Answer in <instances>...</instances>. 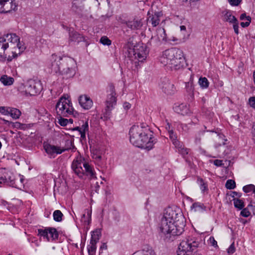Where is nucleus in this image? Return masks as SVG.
Masks as SVG:
<instances>
[{"instance_id": "f257e3e1", "label": "nucleus", "mask_w": 255, "mask_h": 255, "mask_svg": "<svg viewBox=\"0 0 255 255\" xmlns=\"http://www.w3.org/2000/svg\"><path fill=\"white\" fill-rule=\"evenodd\" d=\"M185 223L184 217L171 208L166 209L159 224L161 232L167 238L171 236H179L184 231Z\"/></svg>"}, {"instance_id": "f03ea898", "label": "nucleus", "mask_w": 255, "mask_h": 255, "mask_svg": "<svg viewBox=\"0 0 255 255\" xmlns=\"http://www.w3.org/2000/svg\"><path fill=\"white\" fill-rule=\"evenodd\" d=\"M25 49L20 41V38L15 33H9L0 37V61L14 58Z\"/></svg>"}, {"instance_id": "7ed1b4c3", "label": "nucleus", "mask_w": 255, "mask_h": 255, "mask_svg": "<svg viewBox=\"0 0 255 255\" xmlns=\"http://www.w3.org/2000/svg\"><path fill=\"white\" fill-rule=\"evenodd\" d=\"M129 134L131 143L139 148L150 150L155 142L152 132L146 126L133 125L129 130Z\"/></svg>"}, {"instance_id": "20e7f679", "label": "nucleus", "mask_w": 255, "mask_h": 255, "mask_svg": "<svg viewBox=\"0 0 255 255\" xmlns=\"http://www.w3.org/2000/svg\"><path fill=\"white\" fill-rule=\"evenodd\" d=\"M184 60L182 51L176 48L165 50L160 59V61L163 65L175 70L183 67Z\"/></svg>"}, {"instance_id": "39448f33", "label": "nucleus", "mask_w": 255, "mask_h": 255, "mask_svg": "<svg viewBox=\"0 0 255 255\" xmlns=\"http://www.w3.org/2000/svg\"><path fill=\"white\" fill-rule=\"evenodd\" d=\"M71 167L79 178H84L86 176L91 179L96 178L93 168L81 156L77 157L73 160Z\"/></svg>"}, {"instance_id": "423d86ee", "label": "nucleus", "mask_w": 255, "mask_h": 255, "mask_svg": "<svg viewBox=\"0 0 255 255\" xmlns=\"http://www.w3.org/2000/svg\"><path fill=\"white\" fill-rule=\"evenodd\" d=\"M201 239L195 236H188L180 243L177 255H191V253L201 247Z\"/></svg>"}, {"instance_id": "0eeeda50", "label": "nucleus", "mask_w": 255, "mask_h": 255, "mask_svg": "<svg viewBox=\"0 0 255 255\" xmlns=\"http://www.w3.org/2000/svg\"><path fill=\"white\" fill-rule=\"evenodd\" d=\"M57 114L61 118L69 117L74 114V109L71 102L65 97L60 98L55 107Z\"/></svg>"}, {"instance_id": "6e6552de", "label": "nucleus", "mask_w": 255, "mask_h": 255, "mask_svg": "<svg viewBox=\"0 0 255 255\" xmlns=\"http://www.w3.org/2000/svg\"><path fill=\"white\" fill-rule=\"evenodd\" d=\"M76 62L71 58H62L61 70L59 74L63 75L66 78L72 77L76 73Z\"/></svg>"}, {"instance_id": "1a4fd4ad", "label": "nucleus", "mask_w": 255, "mask_h": 255, "mask_svg": "<svg viewBox=\"0 0 255 255\" xmlns=\"http://www.w3.org/2000/svg\"><path fill=\"white\" fill-rule=\"evenodd\" d=\"M62 58L56 54L51 55L46 62L47 67L51 70V72L59 74L61 70Z\"/></svg>"}, {"instance_id": "9d476101", "label": "nucleus", "mask_w": 255, "mask_h": 255, "mask_svg": "<svg viewBox=\"0 0 255 255\" xmlns=\"http://www.w3.org/2000/svg\"><path fill=\"white\" fill-rule=\"evenodd\" d=\"M24 88L26 95L34 96L40 92L42 87L39 81L30 80L25 84Z\"/></svg>"}, {"instance_id": "9b49d317", "label": "nucleus", "mask_w": 255, "mask_h": 255, "mask_svg": "<svg viewBox=\"0 0 255 255\" xmlns=\"http://www.w3.org/2000/svg\"><path fill=\"white\" fill-rule=\"evenodd\" d=\"M133 54L135 59L142 62L144 60L148 54L146 46L143 44H138L135 45L132 49Z\"/></svg>"}, {"instance_id": "f8f14e48", "label": "nucleus", "mask_w": 255, "mask_h": 255, "mask_svg": "<svg viewBox=\"0 0 255 255\" xmlns=\"http://www.w3.org/2000/svg\"><path fill=\"white\" fill-rule=\"evenodd\" d=\"M14 177L13 173L5 169H0V183L7 184L12 186L14 184Z\"/></svg>"}, {"instance_id": "ddd939ff", "label": "nucleus", "mask_w": 255, "mask_h": 255, "mask_svg": "<svg viewBox=\"0 0 255 255\" xmlns=\"http://www.w3.org/2000/svg\"><path fill=\"white\" fill-rule=\"evenodd\" d=\"M17 5L12 1L9 0H0V12H9L11 10H16Z\"/></svg>"}, {"instance_id": "4468645a", "label": "nucleus", "mask_w": 255, "mask_h": 255, "mask_svg": "<svg viewBox=\"0 0 255 255\" xmlns=\"http://www.w3.org/2000/svg\"><path fill=\"white\" fill-rule=\"evenodd\" d=\"M160 87L163 92L168 95L173 94L176 92L174 84L166 78L161 80Z\"/></svg>"}, {"instance_id": "2eb2a0df", "label": "nucleus", "mask_w": 255, "mask_h": 255, "mask_svg": "<svg viewBox=\"0 0 255 255\" xmlns=\"http://www.w3.org/2000/svg\"><path fill=\"white\" fill-rule=\"evenodd\" d=\"M43 147L45 152L50 157H54L55 154H61L64 149H61L60 147L51 145L48 143H44Z\"/></svg>"}, {"instance_id": "dca6fc26", "label": "nucleus", "mask_w": 255, "mask_h": 255, "mask_svg": "<svg viewBox=\"0 0 255 255\" xmlns=\"http://www.w3.org/2000/svg\"><path fill=\"white\" fill-rule=\"evenodd\" d=\"M113 86L110 87L111 94L108 96L106 102V111L107 113L110 112L114 106L116 104V98L115 97L116 93L114 90ZM108 113H107V114Z\"/></svg>"}, {"instance_id": "f3484780", "label": "nucleus", "mask_w": 255, "mask_h": 255, "mask_svg": "<svg viewBox=\"0 0 255 255\" xmlns=\"http://www.w3.org/2000/svg\"><path fill=\"white\" fill-rule=\"evenodd\" d=\"M123 23H125L128 28L132 30L138 29L143 25L142 19L138 17H135L131 20L123 21Z\"/></svg>"}, {"instance_id": "a211bd4d", "label": "nucleus", "mask_w": 255, "mask_h": 255, "mask_svg": "<svg viewBox=\"0 0 255 255\" xmlns=\"http://www.w3.org/2000/svg\"><path fill=\"white\" fill-rule=\"evenodd\" d=\"M148 15L149 16L147 19V24H151L153 27L157 26L161 19L163 18L161 12H156L151 15L148 13Z\"/></svg>"}, {"instance_id": "6ab92c4d", "label": "nucleus", "mask_w": 255, "mask_h": 255, "mask_svg": "<svg viewBox=\"0 0 255 255\" xmlns=\"http://www.w3.org/2000/svg\"><path fill=\"white\" fill-rule=\"evenodd\" d=\"M79 103L81 106L85 110L90 109L93 106V101L87 95H82L79 98Z\"/></svg>"}, {"instance_id": "aec40b11", "label": "nucleus", "mask_w": 255, "mask_h": 255, "mask_svg": "<svg viewBox=\"0 0 255 255\" xmlns=\"http://www.w3.org/2000/svg\"><path fill=\"white\" fill-rule=\"evenodd\" d=\"M166 34L165 30L163 28H159L156 30V35L152 36L151 40L156 43H158L165 40Z\"/></svg>"}, {"instance_id": "412c9836", "label": "nucleus", "mask_w": 255, "mask_h": 255, "mask_svg": "<svg viewBox=\"0 0 255 255\" xmlns=\"http://www.w3.org/2000/svg\"><path fill=\"white\" fill-rule=\"evenodd\" d=\"M223 20L224 21L228 22L233 24L238 20L236 17L233 15L232 11L229 10H225L222 11Z\"/></svg>"}, {"instance_id": "4be33fe9", "label": "nucleus", "mask_w": 255, "mask_h": 255, "mask_svg": "<svg viewBox=\"0 0 255 255\" xmlns=\"http://www.w3.org/2000/svg\"><path fill=\"white\" fill-rule=\"evenodd\" d=\"M84 0H74L72 2V9L73 10L78 12L81 11L83 8V1Z\"/></svg>"}, {"instance_id": "5701e85b", "label": "nucleus", "mask_w": 255, "mask_h": 255, "mask_svg": "<svg viewBox=\"0 0 255 255\" xmlns=\"http://www.w3.org/2000/svg\"><path fill=\"white\" fill-rule=\"evenodd\" d=\"M173 144L175 147L178 148V151L182 154L183 155H186L189 152V149L184 147V145L182 143L179 141H173Z\"/></svg>"}, {"instance_id": "b1692460", "label": "nucleus", "mask_w": 255, "mask_h": 255, "mask_svg": "<svg viewBox=\"0 0 255 255\" xmlns=\"http://www.w3.org/2000/svg\"><path fill=\"white\" fill-rule=\"evenodd\" d=\"M174 109L176 113L182 115L187 114L189 111L186 105L183 104L174 107Z\"/></svg>"}, {"instance_id": "393cba45", "label": "nucleus", "mask_w": 255, "mask_h": 255, "mask_svg": "<svg viewBox=\"0 0 255 255\" xmlns=\"http://www.w3.org/2000/svg\"><path fill=\"white\" fill-rule=\"evenodd\" d=\"M23 182V176L19 175L17 178L14 177V184L12 185V187L21 189L24 186Z\"/></svg>"}, {"instance_id": "a878e982", "label": "nucleus", "mask_w": 255, "mask_h": 255, "mask_svg": "<svg viewBox=\"0 0 255 255\" xmlns=\"http://www.w3.org/2000/svg\"><path fill=\"white\" fill-rule=\"evenodd\" d=\"M83 40V37L76 32H71L69 34V41L79 42Z\"/></svg>"}, {"instance_id": "bb28decb", "label": "nucleus", "mask_w": 255, "mask_h": 255, "mask_svg": "<svg viewBox=\"0 0 255 255\" xmlns=\"http://www.w3.org/2000/svg\"><path fill=\"white\" fill-rule=\"evenodd\" d=\"M0 81L4 86H10L13 83L14 79L7 75H3L0 78Z\"/></svg>"}, {"instance_id": "cd10ccee", "label": "nucleus", "mask_w": 255, "mask_h": 255, "mask_svg": "<svg viewBox=\"0 0 255 255\" xmlns=\"http://www.w3.org/2000/svg\"><path fill=\"white\" fill-rule=\"evenodd\" d=\"M97 243L90 240V244L87 246L89 255H95L97 250L96 244Z\"/></svg>"}, {"instance_id": "c85d7f7f", "label": "nucleus", "mask_w": 255, "mask_h": 255, "mask_svg": "<svg viewBox=\"0 0 255 255\" xmlns=\"http://www.w3.org/2000/svg\"><path fill=\"white\" fill-rule=\"evenodd\" d=\"M133 255H156L155 252L151 248H147L136 252Z\"/></svg>"}, {"instance_id": "c756f323", "label": "nucleus", "mask_w": 255, "mask_h": 255, "mask_svg": "<svg viewBox=\"0 0 255 255\" xmlns=\"http://www.w3.org/2000/svg\"><path fill=\"white\" fill-rule=\"evenodd\" d=\"M8 115L14 119H18L21 115V112L17 109L9 107V110H8Z\"/></svg>"}, {"instance_id": "7c9ffc66", "label": "nucleus", "mask_w": 255, "mask_h": 255, "mask_svg": "<svg viewBox=\"0 0 255 255\" xmlns=\"http://www.w3.org/2000/svg\"><path fill=\"white\" fill-rule=\"evenodd\" d=\"M215 147L219 152H221L226 148L225 142L220 137H219L218 141L216 143Z\"/></svg>"}, {"instance_id": "2f4dec72", "label": "nucleus", "mask_w": 255, "mask_h": 255, "mask_svg": "<svg viewBox=\"0 0 255 255\" xmlns=\"http://www.w3.org/2000/svg\"><path fill=\"white\" fill-rule=\"evenodd\" d=\"M48 230L49 239L51 238L52 240H55L58 239V234L56 229L53 228H48Z\"/></svg>"}, {"instance_id": "473e14b6", "label": "nucleus", "mask_w": 255, "mask_h": 255, "mask_svg": "<svg viewBox=\"0 0 255 255\" xmlns=\"http://www.w3.org/2000/svg\"><path fill=\"white\" fill-rule=\"evenodd\" d=\"M101 235L100 229H96L92 232L91 241L98 243Z\"/></svg>"}, {"instance_id": "72a5a7b5", "label": "nucleus", "mask_w": 255, "mask_h": 255, "mask_svg": "<svg viewBox=\"0 0 255 255\" xmlns=\"http://www.w3.org/2000/svg\"><path fill=\"white\" fill-rule=\"evenodd\" d=\"M192 209L194 210L195 212H202L205 210V206L202 203H195L192 207Z\"/></svg>"}, {"instance_id": "f704fd0d", "label": "nucleus", "mask_w": 255, "mask_h": 255, "mask_svg": "<svg viewBox=\"0 0 255 255\" xmlns=\"http://www.w3.org/2000/svg\"><path fill=\"white\" fill-rule=\"evenodd\" d=\"M81 137L83 139L86 137V132L88 131L89 126L88 122H86L81 127Z\"/></svg>"}, {"instance_id": "c9c22d12", "label": "nucleus", "mask_w": 255, "mask_h": 255, "mask_svg": "<svg viewBox=\"0 0 255 255\" xmlns=\"http://www.w3.org/2000/svg\"><path fill=\"white\" fill-rule=\"evenodd\" d=\"M186 89L187 92L189 94H193L194 92V86H193V81L190 79V81L187 83H186Z\"/></svg>"}, {"instance_id": "e433bc0d", "label": "nucleus", "mask_w": 255, "mask_h": 255, "mask_svg": "<svg viewBox=\"0 0 255 255\" xmlns=\"http://www.w3.org/2000/svg\"><path fill=\"white\" fill-rule=\"evenodd\" d=\"M63 215L60 210H55L53 213V219L56 222H60L62 220Z\"/></svg>"}, {"instance_id": "4c0bfd02", "label": "nucleus", "mask_w": 255, "mask_h": 255, "mask_svg": "<svg viewBox=\"0 0 255 255\" xmlns=\"http://www.w3.org/2000/svg\"><path fill=\"white\" fill-rule=\"evenodd\" d=\"M199 84L202 88H207L209 86V82L205 77H201L199 79Z\"/></svg>"}, {"instance_id": "58836bf2", "label": "nucleus", "mask_w": 255, "mask_h": 255, "mask_svg": "<svg viewBox=\"0 0 255 255\" xmlns=\"http://www.w3.org/2000/svg\"><path fill=\"white\" fill-rule=\"evenodd\" d=\"M48 228L45 229H38V235L43 237L44 238H46L48 241H50L49 237L48 236Z\"/></svg>"}, {"instance_id": "ea45409f", "label": "nucleus", "mask_w": 255, "mask_h": 255, "mask_svg": "<svg viewBox=\"0 0 255 255\" xmlns=\"http://www.w3.org/2000/svg\"><path fill=\"white\" fill-rule=\"evenodd\" d=\"M234 204L235 207L239 209L240 210L243 209L244 207V202L240 199H234Z\"/></svg>"}, {"instance_id": "a19ab883", "label": "nucleus", "mask_w": 255, "mask_h": 255, "mask_svg": "<svg viewBox=\"0 0 255 255\" xmlns=\"http://www.w3.org/2000/svg\"><path fill=\"white\" fill-rule=\"evenodd\" d=\"M14 127L21 129H25L31 127L30 124H23L19 122H16L14 124Z\"/></svg>"}, {"instance_id": "79ce46f5", "label": "nucleus", "mask_w": 255, "mask_h": 255, "mask_svg": "<svg viewBox=\"0 0 255 255\" xmlns=\"http://www.w3.org/2000/svg\"><path fill=\"white\" fill-rule=\"evenodd\" d=\"M225 186L228 189H233L236 187V183L234 180L229 179L227 181Z\"/></svg>"}, {"instance_id": "37998d69", "label": "nucleus", "mask_w": 255, "mask_h": 255, "mask_svg": "<svg viewBox=\"0 0 255 255\" xmlns=\"http://www.w3.org/2000/svg\"><path fill=\"white\" fill-rule=\"evenodd\" d=\"M243 191L245 193H249L251 191L254 192V190L255 189V186L253 184H249L246 186H245L243 188Z\"/></svg>"}, {"instance_id": "c03bdc74", "label": "nucleus", "mask_w": 255, "mask_h": 255, "mask_svg": "<svg viewBox=\"0 0 255 255\" xmlns=\"http://www.w3.org/2000/svg\"><path fill=\"white\" fill-rule=\"evenodd\" d=\"M198 182L200 185V189L202 192H204L207 190V186L206 183H205L201 178L198 179Z\"/></svg>"}, {"instance_id": "a18cd8bd", "label": "nucleus", "mask_w": 255, "mask_h": 255, "mask_svg": "<svg viewBox=\"0 0 255 255\" xmlns=\"http://www.w3.org/2000/svg\"><path fill=\"white\" fill-rule=\"evenodd\" d=\"M100 42L103 45H110L111 44V41L106 36L102 37Z\"/></svg>"}, {"instance_id": "49530a36", "label": "nucleus", "mask_w": 255, "mask_h": 255, "mask_svg": "<svg viewBox=\"0 0 255 255\" xmlns=\"http://www.w3.org/2000/svg\"><path fill=\"white\" fill-rule=\"evenodd\" d=\"M208 244L214 247H217V242L215 240L214 238L213 237H210L209 240H208Z\"/></svg>"}, {"instance_id": "de8ad7c7", "label": "nucleus", "mask_w": 255, "mask_h": 255, "mask_svg": "<svg viewBox=\"0 0 255 255\" xmlns=\"http://www.w3.org/2000/svg\"><path fill=\"white\" fill-rule=\"evenodd\" d=\"M9 107H0V113L4 115L9 114Z\"/></svg>"}, {"instance_id": "09e8293b", "label": "nucleus", "mask_w": 255, "mask_h": 255, "mask_svg": "<svg viewBox=\"0 0 255 255\" xmlns=\"http://www.w3.org/2000/svg\"><path fill=\"white\" fill-rule=\"evenodd\" d=\"M202 133V132H199L196 135L195 138V142L196 144H199L201 143Z\"/></svg>"}, {"instance_id": "8fccbe9b", "label": "nucleus", "mask_w": 255, "mask_h": 255, "mask_svg": "<svg viewBox=\"0 0 255 255\" xmlns=\"http://www.w3.org/2000/svg\"><path fill=\"white\" fill-rule=\"evenodd\" d=\"M251 213L247 208L243 209L241 212V215L245 217H248Z\"/></svg>"}, {"instance_id": "3c124183", "label": "nucleus", "mask_w": 255, "mask_h": 255, "mask_svg": "<svg viewBox=\"0 0 255 255\" xmlns=\"http://www.w3.org/2000/svg\"><path fill=\"white\" fill-rule=\"evenodd\" d=\"M247 22H242L241 23V25L243 27H248L250 25L251 21V17L250 16H248V17H247Z\"/></svg>"}, {"instance_id": "603ef678", "label": "nucleus", "mask_w": 255, "mask_h": 255, "mask_svg": "<svg viewBox=\"0 0 255 255\" xmlns=\"http://www.w3.org/2000/svg\"><path fill=\"white\" fill-rule=\"evenodd\" d=\"M235 247L234 243H232L227 250V252L229 255L233 254L235 252Z\"/></svg>"}, {"instance_id": "864d4df0", "label": "nucleus", "mask_w": 255, "mask_h": 255, "mask_svg": "<svg viewBox=\"0 0 255 255\" xmlns=\"http://www.w3.org/2000/svg\"><path fill=\"white\" fill-rule=\"evenodd\" d=\"M228 0V2L230 3V4L233 6L238 5L242 1V0Z\"/></svg>"}, {"instance_id": "5fc2aeb1", "label": "nucleus", "mask_w": 255, "mask_h": 255, "mask_svg": "<svg viewBox=\"0 0 255 255\" xmlns=\"http://www.w3.org/2000/svg\"><path fill=\"white\" fill-rule=\"evenodd\" d=\"M233 28L234 29V31L236 34H238L239 32V22L237 20V21L233 23Z\"/></svg>"}, {"instance_id": "6e6d98bb", "label": "nucleus", "mask_w": 255, "mask_h": 255, "mask_svg": "<svg viewBox=\"0 0 255 255\" xmlns=\"http://www.w3.org/2000/svg\"><path fill=\"white\" fill-rule=\"evenodd\" d=\"M168 133L169 134V137H170V139L172 140L173 142L174 141H178L176 139L177 136H176V134H174L173 130H171Z\"/></svg>"}, {"instance_id": "4d7b16f0", "label": "nucleus", "mask_w": 255, "mask_h": 255, "mask_svg": "<svg viewBox=\"0 0 255 255\" xmlns=\"http://www.w3.org/2000/svg\"><path fill=\"white\" fill-rule=\"evenodd\" d=\"M249 104L252 108H255V97L249 99Z\"/></svg>"}, {"instance_id": "13d9d810", "label": "nucleus", "mask_w": 255, "mask_h": 255, "mask_svg": "<svg viewBox=\"0 0 255 255\" xmlns=\"http://www.w3.org/2000/svg\"><path fill=\"white\" fill-rule=\"evenodd\" d=\"M59 124L62 126H65L68 124V120L61 118L59 120Z\"/></svg>"}, {"instance_id": "bf43d9fd", "label": "nucleus", "mask_w": 255, "mask_h": 255, "mask_svg": "<svg viewBox=\"0 0 255 255\" xmlns=\"http://www.w3.org/2000/svg\"><path fill=\"white\" fill-rule=\"evenodd\" d=\"M214 164L217 166H222L223 165V160L219 159H216L214 161Z\"/></svg>"}, {"instance_id": "052dcab7", "label": "nucleus", "mask_w": 255, "mask_h": 255, "mask_svg": "<svg viewBox=\"0 0 255 255\" xmlns=\"http://www.w3.org/2000/svg\"><path fill=\"white\" fill-rule=\"evenodd\" d=\"M124 108L125 110H128L131 108V105L129 103L125 102L123 105Z\"/></svg>"}, {"instance_id": "680f3d73", "label": "nucleus", "mask_w": 255, "mask_h": 255, "mask_svg": "<svg viewBox=\"0 0 255 255\" xmlns=\"http://www.w3.org/2000/svg\"><path fill=\"white\" fill-rule=\"evenodd\" d=\"M166 130L168 131V132L169 131H170L171 130H173L172 128H171V125L169 124V123H167V125L165 127Z\"/></svg>"}, {"instance_id": "e2e57ef3", "label": "nucleus", "mask_w": 255, "mask_h": 255, "mask_svg": "<svg viewBox=\"0 0 255 255\" xmlns=\"http://www.w3.org/2000/svg\"><path fill=\"white\" fill-rule=\"evenodd\" d=\"M107 249V245L106 243H103L100 247V250Z\"/></svg>"}, {"instance_id": "0e129e2a", "label": "nucleus", "mask_w": 255, "mask_h": 255, "mask_svg": "<svg viewBox=\"0 0 255 255\" xmlns=\"http://www.w3.org/2000/svg\"><path fill=\"white\" fill-rule=\"evenodd\" d=\"M247 17H248V16H246V13H243L240 16V19L241 20L247 19Z\"/></svg>"}, {"instance_id": "69168bd1", "label": "nucleus", "mask_w": 255, "mask_h": 255, "mask_svg": "<svg viewBox=\"0 0 255 255\" xmlns=\"http://www.w3.org/2000/svg\"><path fill=\"white\" fill-rule=\"evenodd\" d=\"M253 139L254 141V142L255 143V129H254L253 131Z\"/></svg>"}, {"instance_id": "338daca9", "label": "nucleus", "mask_w": 255, "mask_h": 255, "mask_svg": "<svg viewBox=\"0 0 255 255\" xmlns=\"http://www.w3.org/2000/svg\"><path fill=\"white\" fill-rule=\"evenodd\" d=\"M94 158L97 160H100L102 158V156L101 155H95Z\"/></svg>"}, {"instance_id": "774afa93", "label": "nucleus", "mask_w": 255, "mask_h": 255, "mask_svg": "<svg viewBox=\"0 0 255 255\" xmlns=\"http://www.w3.org/2000/svg\"><path fill=\"white\" fill-rule=\"evenodd\" d=\"M180 30L181 31H183V30L185 31L186 30V27L184 25L180 26Z\"/></svg>"}]
</instances>
